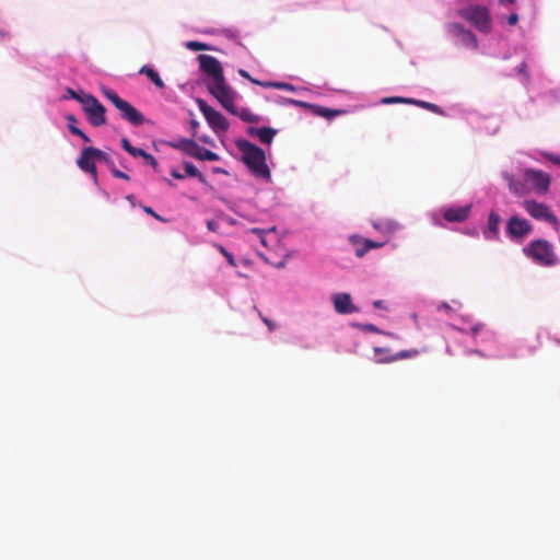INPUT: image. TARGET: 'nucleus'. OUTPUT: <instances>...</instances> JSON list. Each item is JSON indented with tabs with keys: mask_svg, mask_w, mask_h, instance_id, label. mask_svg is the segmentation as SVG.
Returning <instances> with one entry per match:
<instances>
[{
	"mask_svg": "<svg viewBox=\"0 0 560 560\" xmlns=\"http://www.w3.org/2000/svg\"><path fill=\"white\" fill-rule=\"evenodd\" d=\"M236 148L242 153V161L255 176L270 178V170L262 149L247 140H237Z\"/></svg>",
	"mask_w": 560,
	"mask_h": 560,
	"instance_id": "obj_1",
	"label": "nucleus"
},
{
	"mask_svg": "<svg viewBox=\"0 0 560 560\" xmlns=\"http://www.w3.org/2000/svg\"><path fill=\"white\" fill-rule=\"evenodd\" d=\"M208 92L226 109L230 114H237L235 101L238 97L237 92L228 84L224 77L218 80H211L207 84Z\"/></svg>",
	"mask_w": 560,
	"mask_h": 560,
	"instance_id": "obj_2",
	"label": "nucleus"
},
{
	"mask_svg": "<svg viewBox=\"0 0 560 560\" xmlns=\"http://www.w3.org/2000/svg\"><path fill=\"white\" fill-rule=\"evenodd\" d=\"M523 253L540 266L551 267L558 261L552 244L546 240L532 241L523 248Z\"/></svg>",
	"mask_w": 560,
	"mask_h": 560,
	"instance_id": "obj_3",
	"label": "nucleus"
},
{
	"mask_svg": "<svg viewBox=\"0 0 560 560\" xmlns=\"http://www.w3.org/2000/svg\"><path fill=\"white\" fill-rule=\"evenodd\" d=\"M460 18L471 24L477 31L488 34L491 32L492 23L488 9L479 4H469L458 11Z\"/></svg>",
	"mask_w": 560,
	"mask_h": 560,
	"instance_id": "obj_4",
	"label": "nucleus"
},
{
	"mask_svg": "<svg viewBox=\"0 0 560 560\" xmlns=\"http://www.w3.org/2000/svg\"><path fill=\"white\" fill-rule=\"evenodd\" d=\"M104 96L119 110L124 120L132 126H140L144 122V116L129 102L122 100L115 91L106 89Z\"/></svg>",
	"mask_w": 560,
	"mask_h": 560,
	"instance_id": "obj_5",
	"label": "nucleus"
},
{
	"mask_svg": "<svg viewBox=\"0 0 560 560\" xmlns=\"http://www.w3.org/2000/svg\"><path fill=\"white\" fill-rule=\"evenodd\" d=\"M82 108L93 127H100L106 124V109L94 95H85L82 100Z\"/></svg>",
	"mask_w": 560,
	"mask_h": 560,
	"instance_id": "obj_6",
	"label": "nucleus"
},
{
	"mask_svg": "<svg viewBox=\"0 0 560 560\" xmlns=\"http://www.w3.org/2000/svg\"><path fill=\"white\" fill-rule=\"evenodd\" d=\"M523 208L532 218L549 223L555 230L559 229V220L547 205L535 200H524Z\"/></svg>",
	"mask_w": 560,
	"mask_h": 560,
	"instance_id": "obj_7",
	"label": "nucleus"
},
{
	"mask_svg": "<svg viewBox=\"0 0 560 560\" xmlns=\"http://www.w3.org/2000/svg\"><path fill=\"white\" fill-rule=\"evenodd\" d=\"M197 105L199 110L205 116L208 125L215 132H225L229 130L230 124L228 119L217 109L207 104L205 100L198 98Z\"/></svg>",
	"mask_w": 560,
	"mask_h": 560,
	"instance_id": "obj_8",
	"label": "nucleus"
},
{
	"mask_svg": "<svg viewBox=\"0 0 560 560\" xmlns=\"http://www.w3.org/2000/svg\"><path fill=\"white\" fill-rule=\"evenodd\" d=\"M183 150L188 155L198 159L200 161H218L219 156L217 153L199 145L197 142L190 139H182L177 144L174 145Z\"/></svg>",
	"mask_w": 560,
	"mask_h": 560,
	"instance_id": "obj_9",
	"label": "nucleus"
},
{
	"mask_svg": "<svg viewBox=\"0 0 560 560\" xmlns=\"http://www.w3.org/2000/svg\"><path fill=\"white\" fill-rule=\"evenodd\" d=\"M524 179L529 183L533 189L539 195H545L549 190L551 178L549 174L544 171L527 168L524 171Z\"/></svg>",
	"mask_w": 560,
	"mask_h": 560,
	"instance_id": "obj_10",
	"label": "nucleus"
},
{
	"mask_svg": "<svg viewBox=\"0 0 560 560\" xmlns=\"http://www.w3.org/2000/svg\"><path fill=\"white\" fill-rule=\"evenodd\" d=\"M532 224L520 217H511L506 223V233L512 240H520L532 232Z\"/></svg>",
	"mask_w": 560,
	"mask_h": 560,
	"instance_id": "obj_11",
	"label": "nucleus"
},
{
	"mask_svg": "<svg viewBox=\"0 0 560 560\" xmlns=\"http://www.w3.org/2000/svg\"><path fill=\"white\" fill-rule=\"evenodd\" d=\"M197 59L199 61L200 70L208 74L211 80H218L219 78L224 77L222 66L215 57L210 55H199Z\"/></svg>",
	"mask_w": 560,
	"mask_h": 560,
	"instance_id": "obj_12",
	"label": "nucleus"
},
{
	"mask_svg": "<svg viewBox=\"0 0 560 560\" xmlns=\"http://www.w3.org/2000/svg\"><path fill=\"white\" fill-rule=\"evenodd\" d=\"M77 165L81 171L92 175L95 182L97 180L96 160L93 155L92 147H86L81 151Z\"/></svg>",
	"mask_w": 560,
	"mask_h": 560,
	"instance_id": "obj_13",
	"label": "nucleus"
},
{
	"mask_svg": "<svg viewBox=\"0 0 560 560\" xmlns=\"http://www.w3.org/2000/svg\"><path fill=\"white\" fill-rule=\"evenodd\" d=\"M448 31L450 33L457 36L464 46L470 47L475 50L478 49V39L471 31L466 30L463 25L458 23H451L448 25Z\"/></svg>",
	"mask_w": 560,
	"mask_h": 560,
	"instance_id": "obj_14",
	"label": "nucleus"
},
{
	"mask_svg": "<svg viewBox=\"0 0 560 560\" xmlns=\"http://www.w3.org/2000/svg\"><path fill=\"white\" fill-rule=\"evenodd\" d=\"M470 211H471L470 205H466V206H462V207H451V208H446L443 211V218L447 222L460 223L468 219Z\"/></svg>",
	"mask_w": 560,
	"mask_h": 560,
	"instance_id": "obj_15",
	"label": "nucleus"
},
{
	"mask_svg": "<svg viewBox=\"0 0 560 560\" xmlns=\"http://www.w3.org/2000/svg\"><path fill=\"white\" fill-rule=\"evenodd\" d=\"M335 311L339 314H351L358 311L352 304L351 296L348 293H337L332 296Z\"/></svg>",
	"mask_w": 560,
	"mask_h": 560,
	"instance_id": "obj_16",
	"label": "nucleus"
},
{
	"mask_svg": "<svg viewBox=\"0 0 560 560\" xmlns=\"http://www.w3.org/2000/svg\"><path fill=\"white\" fill-rule=\"evenodd\" d=\"M291 102L296 104V105H299V106L307 107V108L312 109V112L315 115L324 117V118H327V119H331V118H334L336 116H339V115L343 114V110H341V109H330V108H327V107H324V106L312 105V104H308V103H305V102H301V101H291Z\"/></svg>",
	"mask_w": 560,
	"mask_h": 560,
	"instance_id": "obj_17",
	"label": "nucleus"
},
{
	"mask_svg": "<svg viewBox=\"0 0 560 560\" xmlns=\"http://www.w3.org/2000/svg\"><path fill=\"white\" fill-rule=\"evenodd\" d=\"M500 223V215L495 211H491L488 218L487 229L483 231L485 237L488 240L497 238Z\"/></svg>",
	"mask_w": 560,
	"mask_h": 560,
	"instance_id": "obj_18",
	"label": "nucleus"
},
{
	"mask_svg": "<svg viewBox=\"0 0 560 560\" xmlns=\"http://www.w3.org/2000/svg\"><path fill=\"white\" fill-rule=\"evenodd\" d=\"M248 133L250 136H257L261 143L270 144L277 133V131L270 127H261V128H248Z\"/></svg>",
	"mask_w": 560,
	"mask_h": 560,
	"instance_id": "obj_19",
	"label": "nucleus"
},
{
	"mask_svg": "<svg viewBox=\"0 0 560 560\" xmlns=\"http://www.w3.org/2000/svg\"><path fill=\"white\" fill-rule=\"evenodd\" d=\"M139 73L140 74H145L152 82L153 84L159 88V89H164L165 88V84L163 82V80L161 79L160 74L158 73V71H155L154 69L148 67V66H142L141 69L139 70Z\"/></svg>",
	"mask_w": 560,
	"mask_h": 560,
	"instance_id": "obj_20",
	"label": "nucleus"
},
{
	"mask_svg": "<svg viewBox=\"0 0 560 560\" xmlns=\"http://www.w3.org/2000/svg\"><path fill=\"white\" fill-rule=\"evenodd\" d=\"M417 351H400L394 355H385L386 353H382L380 358L375 360L376 363H390L399 359L409 358L411 354H416Z\"/></svg>",
	"mask_w": 560,
	"mask_h": 560,
	"instance_id": "obj_21",
	"label": "nucleus"
},
{
	"mask_svg": "<svg viewBox=\"0 0 560 560\" xmlns=\"http://www.w3.org/2000/svg\"><path fill=\"white\" fill-rule=\"evenodd\" d=\"M252 83L264 86V88H275L278 90H285V91H294V86L290 83L285 82H262L259 80H252Z\"/></svg>",
	"mask_w": 560,
	"mask_h": 560,
	"instance_id": "obj_22",
	"label": "nucleus"
},
{
	"mask_svg": "<svg viewBox=\"0 0 560 560\" xmlns=\"http://www.w3.org/2000/svg\"><path fill=\"white\" fill-rule=\"evenodd\" d=\"M504 178L506 179L508 182V185H509V188L512 192L518 195V196H522L525 194V188L523 186V184H521L520 182H517L514 176L512 175H509V174H505L504 175Z\"/></svg>",
	"mask_w": 560,
	"mask_h": 560,
	"instance_id": "obj_23",
	"label": "nucleus"
},
{
	"mask_svg": "<svg viewBox=\"0 0 560 560\" xmlns=\"http://www.w3.org/2000/svg\"><path fill=\"white\" fill-rule=\"evenodd\" d=\"M92 152L96 162H104L108 166L109 171L115 166L113 159L106 152L94 147H92Z\"/></svg>",
	"mask_w": 560,
	"mask_h": 560,
	"instance_id": "obj_24",
	"label": "nucleus"
},
{
	"mask_svg": "<svg viewBox=\"0 0 560 560\" xmlns=\"http://www.w3.org/2000/svg\"><path fill=\"white\" fill-rule=\"evenodd\" d=\"M411 104H415L419 107L425 108L434 114L444 115L443 109L440 106H438L436 104L424 102V101H418V100H413V102Z\"/></svg>",
	"mask_w": 560,
	"mask_h": 560,
	"instance_id": "obj_25",
	"label": "nucleus"
},
{
	"mask_svg": "<svg viewBox=\"0 0 560 560\" xmlns=\"http://www.w3.org/2000/svg\"><path fill=\"white\" fill-rule=\"evenodd\" d=\"M235 116H238L243 121L245 122H258L259 121V117L255 114H253L249 109L247 108H242L241 110L237 109V114H234Z\"/></svg>",
	"mask_w": 560,
	"mask_h": 560,
	"instance_id": "obj_26",
	"label": "nucleus"
},
{
	"mask_svg": "<svg viewBox=\"0 0 560 560\" xmlns=\"http://www.w3.org/2000/svg\"><path fill=\"white\" fill-rule=\"evenodd\" d=\"M384 245V243H377L371 240H363V249H355V255L358 257L364 256L372 248H380Z\"/></svg>",
	"mask_w": 560,
	"mask_h": 560,
	"instance_id": "obj_27",
	"label": "nucleus"
},
{
	"mask_svg": "<svg viewBox=\"0 0 560 560\" xmlns=\"http://www.w3.org/2000/svg\"><path fill=\"white\" fill-rule=\"evenodd\" d=\"M184 168H185V172L188 176L190 177H197L199 178L201 182L205 180V176L197 170V167L192 164V163H189V162H185L184 164Z\"/></svg>",
	"mask_w": 560,
	"mask_h": 560,
	"instance_id": "obj_28",
	"label": "nucleus"
},
{
	"mask_svg": "<svg viewBox=\"0 0 560 560\" xmlns=\"http://www.w3.org/2000/svg\"><path fill=\"white\" fill-rule=\"evenodd\" d=\"M412 102H413V98H405V97H399V96L384 97L382 100V103H384V104H396V103L411 104Z\"/></svg>",
	"mask_w": 560,
	"mask_h": 560,
	"instance_id": "obj_29",
	"label": "nucleus"
},
{
	"mask_svg": "<svg viewBox=\"0 0 560 560\" xmlns=\"http://www.w3.org/2000/svg\"><path fill=\"white\" fill-rule=\"evenodd\" d=\"M186 47L192 51H199V50H208L209 46L207 44L200 43V42H187Z\"/></svg>",
	"mask_w": 560,
	"mask_h": 560,
	"instance_id": "obj_30",
	"label": "nucleus"
},
{
	"mask_svg": "<svg viewBox=\"0 0 560 560\" xmlns=\"http://www.w3.org/2000/svg\"><path fill=\"white\" fill-rule=\"evenodd\" d=\"M110 173L116 178H120V179H124V180H129L130 179L128 174H126L125 172L118 170L116 166L112 167Z\"/></svg>",
	"mask_w": 560,
	"mask_h": 560,
	"instance_id": "obj_31",
	"label": "nucleus"
},
{
	"mask_svg": "<svg viewBox=\"0 0 560 560\" xmlns=\"http://www.w3.org/2000/svg\"><path fill=\"white\" fill-rule=\"evenodd\" d=\"M66 119L68 121V128H69L70 132L73 135V130L79 129L77 127L78 120H77V118L73 115H68L66 117Z\"/></svg>",
	"mask_w": 560,
	"mask_h": 560,
	"instance_id": "obj_32",
	"label": "nucleus"
},
{
	"mask_svg": "<svg viewBox=\"0 0 560 560\" xmlns=\"http://www.w3.org/2000/svg\"><path fill=\"white\" fill-rule=\"evenodd\" d=\"M220 252L224 255V257L226 258L228 262L235 267L236 266V262H235V259L233 257V255L231 253H229L223 246H220Z\"/></svg>",
	"mask_w": 560,
	"mask_h": 560,
	"instance_id": "obj_33",
	"label": "nucleus"
},
{
	"mask_svg": "<svg viewBox=\"0 0 560 560\" xmlns=\"http://www.w3.org/2000/svg\"><path fill=\"white\" fill-rule=\"evenodd\" d=\"M129 154L133 158H144L147 152L143 149L132 147L131 150H129Z\"/></svg>",
	"mask_w": 560,
	"mask_h": 560,
	"instance_id": "obj_34",
	"label": "nucleus"
},
{
	"mask_svg": "<svg viewBox=\"0 0 560 560\" xmlns=\"http://www.w3.org/2000/svg\"><path fill=\"white\" fill-rule=\"evenodd\" d=\"M143 160L149 164L151 165L154 170H158L159 167V163L156 161V159L151 155L150 153L147 152L145 156L143 158Z\"/></svg>",
	"mask_w": 560,
	"mask_h": 560,
	"instance_id": "obj_35",
	"label": "nucleus"
},
{
	"mask_svg": "<svg viewBox=\"0 0 560 560\" xmlns=\"http://www.w3.org/2000/svg\"><path fill=\"white\" fill-rule=\"evenodd\" d=\"M67 93L69 94V96L75 101H78L79 103L82 104V100L85 97L86 94H79L78 92H75L74 90L72 89H68L67 90Z\"/></svg>",
	"mask_w": 560,
	"mask_h": 560,
	"instance_id": "obj_36",
	"label": "nucleus"
},
{
	"mask_svg": "<svg viewBox=\"0 0 560 560\" xmlns=\"http://www.w3.org/2000/svg\"><path fill=\"white\" fill-rule=\"evenodd\" d=\"M544 156L553 164L560 165V155H556L552 153H544Z\"/></svg>",
	"mask_w": 560,
	"mask_h": 560,
	"instance_id": "obj_37",
	"label": "nucleus"
},
{
	"mask_svg": "<svg viewBox=\"0 0 560 560\" xmlns=\"http://www.w3.org/2000/svg\"><path fill=\"white\" fill-rule=\"evenodd\" d=\"M517 73L518 74H522L525 77L526 80H528V73H527V65L526 62H522L518 67H517Z\"/></svg>",
	"mask_w": 560,
	"mask_h": 560,
	"instance_id": "obj_38",
	"label": "nucleus"
},
{
	"mask_svg": "<svg viewBox=\"0 0 560 560\" xmlns=\"http://www.w3.org/2000/svg\"><path fill=\"white\" fill-rule=\"evenodd\" d=\"M143 210H144V212H145V213H148V214L152 215V217H153V218H155L156 220L162 221V222H164V221H165V220H164L162 217H160V215H159V214H158V213H156L152 208H150V207H143Z\"/></svg>",
	"mask_w": 560,
	"mask_h": 560,
	"instance_id": "obj_39",
	"label": "nucleus"
},
{
	"mask_svg": "<svg viewBox=\"0 0 560 560\" xmlns=\"http://www.w3.org/2000/svg\"><path fill=\"white\" fill-rule=\"evenodd\" d=\"M361 328L364 330V331H370V332H381V330L373 324H364V325H361Z\"/></svg>",
	"mask_w": 560,
	"mask_h": 560,
	"instance_id": "obj_40",
	"label": "nucleus"
},
{
	"mask_svg": "<svg viewBox=\"0 0 560 560\" xmlns=\"http://www.w3.org/2000/svg\"><path fill=\"white\" fill-rule=\"evenodd\" d=\"M120 143H121V147L125 151H127L129 153V150L132 149V144L130 143V141L127 139V138H121L120 140Z\"/></svg>",
	"mask_w": 560,
	"mask_h": 560,
	"instance_id": "obj_41",
	"label": "nucleus"
},
{
	"mask_svg": "<svg viewBox=\"0 0 560 560\" xmlns=\"http://www.w3.org/2000/svg\"><path fill=\"white\" fill-rule=\"evenodd\" d=\"M73 135L79 136L84 142H90L91 139L81 129L73 130Z\"/></svg>",
	"mask_w": 560,
	"mask_h": 560,
	"instance_id": "obj_42",
	"label": "nucleus"
},
{
	"mask_svg": "<svg viewBox=\"0 0 560 560\" xmlns=\"http://www.w3.org/2000/svg\"><path fill=\"white\" fill-rule=\"evenodd\" d=\"M436 310L438 311L451 312V311H453V307L450 304H447L446 302H443V303L438 305Z\"/></svg>",
	"mask_w": 560,
	"mask_h": 560,
	"instance_id": "obj_43",
	"label": "nucleus"
},
{
	"mask_svg": "<svg viewBox=\"0 0 560 560\" xmlns=\"http://www.w3.org/2000/svg\"><path fill=\"white\" fill-rule=\"evenodd\" d=\"M483 328V324L478 323L470 328V334L476 336Z\"/></svg>",
	"mask_w": 560,
	"mask_h": 560,
	"instance_id": "obj_44",
	"label": "nucleus"
},
{
	"mask_svg": "<svg viewBox=\"0 0 560 560\" xmlns=\"http://www.w3.org/2000/svg\"><path fill=\"white\" fill-rule=\"evenodd\" d=\"M350 241H351L354 245H359L360 243H362V245H361V246H357V248H355V249H363V240H361V238H360V237H358V236H352V237L350 238Z\"/></svg>",
	"mask_w": 560,
	"mask_h": 560,
	"instance_id": "obj_45",
	"label": "nucleus"
},
{
	"mask_svg": "<svg viewBox=\"0 0 560 560\" xmlns=\"http://www.w3.org/2000/svg\"><path fill=\"white\" fill-rule=\"evenodd\" d=\"M518 21V15L516 13H512L509 18H508V23L510 25H515Z\"/></svg>",
	"mask_w": 560,
	"mask_h": 560,
	"instance_id": "obj_46",
	"label": "nucleus"
},
{
	"mask_svg": "<svg viewBox=\"0 0 560 560\" xmlns=\"http://www.w3.org/2000/svg\"><path fill=\"white\" fill-rule=\"evenodd\" d=\"M388 349L387 348H382V347H375L374 348V353L376 355H381L382 353H388Z\"/></svg>",
	"mask_w": 560,
	"mask_h": 560,
	"instance_id": "obj_47",
	"label": "nucleus"
},
{
	"mask_svg": "<svg viewBox=\"0 0 560 560\" xmlns=\"http://www.w3.org/2000/svg\"><path fill=\"white\" fill-rule=\"evenodd\" d=\"M262 322L268 326L269 330H273L276 325L268 318L261 317Z\"/></svg>",
	"mask_w": 560,
	"mask_h": 560,
	"instance_id": "obj_48",
	"label": "nucleus"
},
{
	"mask_svg": "<svg viewBox=\"0 0 560 560\" xmlns=\"http://www.w3.org/2000/svg\"><path fill=\"white\" fill-rule=\"evenodd\" d=\"M238 73H240V75H242L243 78H246V79H247V80H249L250 82H252V80H255L254 78H252V77L248 74V72H247V71H245V70H243V69H241V70L238 71Z\"/></svg>",
	"mask_w": 560,
	"mask_h": 560,
	"instance_id": "obj_49",
	"label": "nucleus"
},
{
	"mask_svg": "<svg viewBox=\"0 0 560 560\" xmlns=\"http://www.w3.org/2000/svg\"><path fill=\"white\" fill-rule=\"evenodd\" d=\"M217 223L214 221H208L207 226L211 231H215Z\"/></svg>",
	"mask_w": 560,
	"mask_h": 560,
	"instance_id": "obj_50",
	"label": "nucleus"
},
{
	"mask_svg": "<svg viewBox=\"0 0 560 560\" xmlns=\"http://www.w3.org/2000/svg\"><path fill=\"white\" fill-rule=\"evenodd\" d=\"M467 353H474V354H478L480 357H485V354L480 350H477V349L468 350Z\"/></svg>",
	"mask_w": 560,
	"mask_h": 560,
	"instance_id": "obj_51",
	"label": "nucleus"
},
{
	"mask_svg": "<svg viewBox=\"0 0 560 560\" xmlns=\"http://www.w3.org/2000/svg\"><path fill=\"white\" fill-rule=\"evenodd\" d=\"M172 176L177 178V179H183L184 178V176L180 173L176 172V171L172 172Z\"/></svg>",
	"mask_w": 560,
	"mask_h": 560,
	"instance_id": "obj_52",
	"label": "nucleus"
},
{
	"mask_svg": "<svg viewBox=\"0 0 560 560\" xmlns=\"http://www.w3.org/2000/svg\"><path fill=\"white\" fill-rule=\"evenodd\" d=\"M374 307L376 308H382L383 307V301L381 300H377L373 303Z\"/></svg>",
	"mask_w": 560,
	"mask_h": 560,
	"instance_id": "obj_53",
	"label": "nucleus"
},
{
	"mask_svg": "<svg viewBox=\"0 0 560 560\" xmlns=\"http://www.w3.org/2000/svg\"><path fill=\"white\" fill-rule=\"evenodd\" d=\"M394 228H395L394 222H387V223H386V229H387L388 231L394 230Z\"/></svg>",
	"mask_w": 560,
	"mask_h": 560,
	"instance_id": "obj_54",
	"label": "nucleus"
},
{
	"mask_svg": "<svg viewBox=\"0 0 560 560\" xmlns=\"http://www.w3.org/2000/svg\"><path fill=\"white\" fill-rule=\"evenodd\" d=\"M373 226L376 229V230H381L382 229V224L378 223V222H374L373 223Z\"/></svg>",
	"mask_w": 560,
	"mask_h": 560,
	"instance_id": "obj_55",
	"label": "nucleus"
},
{
	"mask_svg": "<svg viewBox=\"0 0 560 560\" xmlns=\"http://www.w3.org/2000/svg\"><path fill=\"white\" fill-rule=\"evenodd\" d=\"M453 303L455 304L456 308H459L462 306V303L459 301H453Z\"/></svg>",
	"mask_w": 560,
	"mask_h": 560,
	"instance_id": "obj_56",
	"label": "nucleus"
},
{
	"mask_svg": "<svg viewBox=\"0 0 560 560\" xmlns=\"http://www.w3.org/2000/svg\"><path fill=\"white\" fill-rule=\"evenodd\" d=\"M252 231L254 233H257V234H261L262 233V230H260V229H253Z\"/></svg>",
	"mask_w": 560,
	"mask_h": 560,
	"instance_id": "obj_57",
	"label": "nucleus"
},
{
	"mask_svg": "<svg viewBox=\"0 0 560 560\" xmlns=\"http://www.w3.org/2000/svg\"><path fill=\"white\" fill-rule=\"evenodd\" d=\"M132 197H133L132 195H129V196H127L126 198H127V200H131V199H132Z\"/></svg>",
	"mask_w": 560,
	"mask_h": 560,
	"instance_id": "obj_58",
	"label": "nucleus"
},
{
	"mask_svg": "<svg viewBox=\"0 0 560 560\" xmlns=\"http://www.w3.org/2000/svg\"><path fill=\"white\" fill-rule=\"evenodd\" d=\"M556 342H557L558 345H560V339H557V340H556Z\"/></svg>",
	"mask_w": 560,
	"mask_h": 560,
	"instance_id": "obj_59",
	"label": "nucleus"
},
{
	"mask_svg": "<svg viewBox=\"0 0 560 560\" xmlns=\"http://www.w3.org/2000/svg\"><path fill=\"white\" fill-rule=\"evenodd\" d=\"M0 36H2V33L0 32Z\"/></svg>",
	"mask_w": 560,
	"mask_h": 560,
	"instance_id": "obj_60",
	"label": "nucleus"
}]
</instances>
